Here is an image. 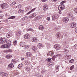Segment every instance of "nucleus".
Listing matches in <instances>:
<instances>
[{"label": "nucleus", "mask_w": 77, "mask_h": 77, "mask_svg": "<svg viewBox=\"0 0 77 77\" xmlns=\"http://www.w3.org/2000/svg\"><path fill=\"white\" fill-rule=\"evenodd\" d=\"M25 20H28V17L27 16H25L24 17Z\"/></svg>", "instance_id": "nucleus-55"}, {"label": "nucleus", "mask_w": 77, "mask_h": 77, "mask_svg": "<svg viewBox=\"0 0 77 77\" xmlns=\"http://www.w3.org/2000/svg\"><path fill=\"white\" fill-rule=\"evenodd\" d=\"M20 45L21 47H24L25 45V42H21L20 44Z\"/></svg>", "instance_id": "nucleus-22"}, {"label": "nucleus", "mask_w": 77, "mask_h": 77, "mask_svg": "<svg viewBox=\"0 0 77 77\" xmlns=\"http://www.w3.org/2000/svg\"><path fill=\"white\" fill-rule=\"evenodd\" d=\"M32 42H36L38 41V38L36 37H34L32 38Z\"/></svg>", "instance_id": "nucleus-18"}, {"label": "nucleus", "mask_w": 77, "mask_h": 77, "mask_svg": "<svg viewBox=\"0 0 77 77\" xmlns=\"http://www.w3.org/2000/svg\"><path fill=\"white\" fill-rule=\"evenodd\" d=\"M66 1H63L62 2L60 3L61 5H60L58 7V10L59 11H62V10H63L64 9H65V5H64L62 4H63V3H65Z\"/></svg>", "instance_id": "nucleus-2"}, {"label": "nucleus", "mask_w": 77, "mask_h": 77, "mask_svg": "<svg viewBox=\"0 0 77 77\" xmlns=\"http://www.w3.org/2000/svg\"><path fill=\"white\" fill-rule=\"evenodd\" d=\"M12 52V50L11 49H9L8 50H6L5 51V53H11Z\"/></svg>", "instance_id": "nucleus-24"}, {"label": "nucleus", "mask_w": 77, "mask_h": 77, "mask_svg": "<svg viewBox=\"0 0 77 77\" xmlns=\"http://www.w3.org/2000/svg\"><path fill=\"white\" fill-rule=\"evenodd\" d=\"M57 0H52V2H56Z\"/></svg>", "instance_id": "nucleus-58"}, {"label": "nucleus", "mask_w": 77, "mask_h": 77, "mask_svg": "<svg viewBox=\"0 0 77 77\" xmlns=\"http://www.w3.org/2000/svg\"><path fill=\"white\" fill-rule=\"evenodd\" d=\"M62 54H57L56 55V56L57 57H59V58H60V57H62Z\"/></svg>", "instance_id": "nucleus-33"}, {"label": "nucleus", "mask_w": 77, "mask_h": 77, "mask_svg": "<svg viewBox=\"0 0 77 77\" xmlns=\"http://www.w3.org/2000/svg\"><path fill=\"white\" fill-rule=\"evenodd\" d=\"M36 15V14L35 13H32L29 15V18H33V17H35Z\"/></svg>", "instance_id": "nucleus-8"}, {"label": "nucleus", "mask_w": 77, "mask_h": 77, "mask_svg": "<svg viewBox=\"0 0 77 77\" xmlns=\"http://www.w3.org/2000/svg\"><path fill=\"white\" fill-rule=\"evenodd\" d=\"M0 75L1 76L3 77H8V74L3 72H0Z\"/></svg>", "instance_id": "nucleus-4"}, {"label": "nucleus", "mask_w": 77, "mask_h": 77, "mask_svg": "<svg viewBox=\"0 0 77 77\" xmlns=\"http://www.w3.org/2000/svg\"><path fill=\"white\" fill-rule=\"evenodd\" d=\"M23 9H20V10H19L18 12L19 14H21V13H23Z\"/></svg>", "instance_id": "nucleus-25"}, {"label": "nucleus", "mask_w": 77, "mask_h": 77, "mask_svg": "<svg viewBox=\"0 0 77 77\" xmlns=\"http://www.w3.org/2000/svg\"><path fill=\"white\" fill-rule=\"evenodd\" d=\"M13 44L14 45H16L17 44V40H14V41Z\"/></svg>", "instance_id": "nucleus-45"}, {"label": "nucleus", "mask_w": 77, "mask_h": 77, "mask_svg": "<svg viewBox=\"0 0 77 77\" xmlns=\"http://www.w3.org/2000/svg\"><path fill=\"white\" fill-rule=\"evenodd\" d=\"M68 73H71L72 72V71H69L68 72Z\"/></svg>", "instance_id": "nucleus-61"}, {"label": "nucleus", "mask_w": 77, "mask_h": 77, "mask_svg": "<svg viewBox=\"0 0 77 77\" xmlns=\"http://www.w3.org/2000/svg\"><path fill=\"white\" fill-rule=\"evenodd\" d=\"M26 56H27V57H31L32 56V53L30 52H27L26 54Z\"/></svg>", "instance_id": "nucleus-16"}, {"label": "nucleus", "mask_w": 77, "mask_h": 77, "mask_svg": "<svg viewBox=\"0 0 77 77\" xmlns=\"http://www.w3.org/2000/svg\"><path fill=\"white\" fill-rule=\"evenodd\" d=\"M59 65H58L56 66L55 71L56 72H58L59 71Z\"/></svg>", "instance_id": "nucleus-15"}, {"label": "nucleus", "mask_w": 77, "mask_h": 77, "mask_svg": "<svg viewBox=\"0 0 77 77\" xmlns=\"http://www.w3.org/2000/svg\"><path fill=\"white\" fill-rule=\"evenodd\" d=\"M25 18H24V17H23L22 18V21H24V20H25Z\"/></svg>", "instance_id": "nucleus-57"}, {"label": "nucleus", "mask_w": 77, "mask_h": 77, "mask_svg": "<svg viewBox=\"0 0 77 77\" xmlns=\"http://www.w3.org/2000/svg\"><path fill=\"white\" fill-rule=\"evenodd\" d=\"M68 47H69V46H68V45H66V48H68Z\"/></svg>", "instance_id": "nucleus-62"}, {"label": "nucleus", "mask_w": 77, "mask_h": 77, "mask_svg": "<svg viewBox=\"0 0 77 77\" xmlns=\"http://www.w3.org/2000/svg\"><path fill=\"white\" fill-rule=\"evenodd\" d=\"M16 75H18V73H16Z\"/></svg>", "instance_id": "nucleus-64"}, {"label": "nucleus", "mask_w": 77, "mask_h": 77, "mask_svg": "<svg viewBox=\"0 0 77 77\" xmlns=\"http://www.w3.org/2000/svg\"><path fill=\"white\" fill-rule=\"evenodd\" d=\"M54 64H53V63L51 62L50 63V65L48 64V67H51V66H53Z\"/></svg>", "instance_id": "nucleus-37"}, {"label": "nucleus", "mask_w": 77, "mask_h": 77, "mask_svg": "<svg viewBox=\"0 0 77 77\" xmlns=\"http://www.w3.org/2000/svg\"><path fill=\"white\" fill-rule=\"evenodd\" d=\"M21 31H17L16 32V35L17 36H20L21 35Z\"/></svg>", "instance_id": "nucleus-21"}, {"label": "nucleus", "mask_w": 77, "mask_h": 77, "mask_svg": "<svg viewBox=\"0 0 77 77\" xmlns=\"http://www.w3.org/2000/svg\"><path fill=\"white\" fill-rule=\"evenodd\" d=\"M7 44L8 45L5 44V45H2L1 46V48H9V46H10L9 45H8V44Z\"/></svg>", "instance_id": "nucleus-6"}, {"label": "nucleus", "mask_w": 77, "mask_h": 77, "mask_svg": "<svg viewBox=\"0 0 77 77\" xmlns=\"http://www.w3.org/2000/svg\"><path fill=\"white\" fill-rule=\"evenodd\" d=\"M74 65H72V66H71L69 69L70 70H72V69H74Z\"/></svg>", "instance_id": "nucleus-42"}, {"label": "nucleus", "mask_w": 77, "mask_h": 77, "mask_svg": "<svg viewBox=\"0 0 77 77\" xmlns=\"http://www.w3.org/2000/svg\"><path fill=\"white\" fill-rule=\"evenodd\" d=\"M49 54L50 56H53V54L52 52H50L49 53Z\"/></svg>", "instance_id": "nucleus-47"}, {"label": "nucleus", "mask_w": 77, "mask_h": 77, "mask_svg": "<svg viewBox=\"0 0 77 77\" xmlns=\"http://www.w3.org/2000/svg\"><path fill=\"white\" fill-rule=\"evenodd\" d=\"M14 64L12 63L9 64L8 67V70H11L14 68Z\"/></svg>", "instance_id": "nucleus-5"}, {"label": "nucleus", "mask_w": 77, "mask_h": 77, "mask_svg": "<svg viewBox=\"0 0 77 77\" xmlns=\"http://www.w3.org/2000/svg\"><path fill=\"white\" fill-rule=\"evenodd\" d=\"M37 8H33L27 14V15H29V14H31L32 12H33L35 10V9H36Z\"/></svg>", "instance_id": "nucleus-19"}, {"label": "nucleus", "mask_w": 77, "mask_h": 77, "mask_svg": "<svg viewBox=\"0 0 77 77\" xmlns=\"http://www.w3.org/2000/svg\"><path fill=\"white\" fill-rule=\"evenodd\" d=\"M74 11L75 12H76V13H77V8H75L74 9Z\"/></svg>", "instance_id": "nucleus-53"}, {"label": "nucleus", "mask_w": 77, "mask_h": 77, "mask_svg": "<svg viewBox=\"0 0 77 77\" xmlns=\"http://www.w3.org/2000/svg\"><path fill=\"white\" fill-rule=\"evenodd\" d=\"M63 58L64 59L67 60H68V59H69L71 58V55H66L64 56Z\"/></svg>", "instance_id": "nucleus-3"}, {"label": "nucleus", "mask_w": 77, "mask_h": 77, "mask_svg": "<svg viewBox=\"0 0 77 77\" xmlns=\"http://www.w3.org/2000/svg\"><path fill=\"white\" fill-rule=\"evenodd\" d=\"M74 48L77 49V44L75 45L74 46Z\"/></svg>", "instance_id": "nucleus-50"}, {"label": "nucleus", "mask_w": 77, "mask_h": 77, "mask_svg": "<svg viewBox=\"0 0 77 77\" xmlns=\"http://www.w3.org/2000/svg\"><path fill=\"white\" fill-rule=\"evenodd\" d=\"M30 69V67H27L26 68V70H27V71H29Z\"/></svg>", "instance_id": "nucleus-51"}, {"label": "nucleus", "mask_w": 77, "mask_h": 77, "mask_svg": "<svg viewBox=\"0 0 77 77\" xmlns=\"http://www.w3.org/2000/svg\"><path fill=\"white\" fill-rule=\"evenodd\" d=\"M16 4V2H13L12 3H11V4H10L11 6H14V5H15Z\"/></svg>", "instance_id": "nucleus-44"}, {"label": "nucleus", "mask_w": 77, "mask_h": 77, "mask_svg": "<svg viewBox=\"0 0 77 77\" xmlns=\"http://www.w3.org/2000/svg\"><path fill=\"white\" fill-rule=\"evenodd\" d=\"M29 37L30 35L29 34H27L24 35V39H27L29 38Z\"/></svg>", "instance_id": "nucleus-13"}, {"label": "nucleus", "mask_w": 77, "mask_h": 77, "mask_svg": "<svg viewBox=\"0 0 77 77\" xmlns=\"http://www.w3.org/2000/svg\"><path fill=\"white\" fill-rule=\"evenodd\" d=\"M6 43L7 44L11 46V42L9 40H6V39L5 38H0V44H4Z\"/></svg>", "instance_id": "nucleus-1"}, {"label": "nucleus", "mask_w": 77, "mask_h": 77, "mask_svg": "<svg viewBox=\"0 0 77 77\" xmlns=\"http://www.w3.org/2000/svg\"><path fill=\"white\" fill-rule=\"evenodd\" d=\"M15 18V16H12L8 18V19H10V20L11 19H14Z\"/></svg>", "instance_id": "nucleus-40"}, {"label": "nucleus", "mask_w": 77, "mask_h": 77, "mask_svg": "<svg viewBox=\"0 0 77 77\" xmlns=\"http://www.w3.org/2000/svg\"><path fill=\"white\" fill-rule=\"evenodd\" d=\"M59 17V15L58 14H56L54 15L52 17V20H55L57 18Z\"/></svg>", "instance_id": "nucleus-11"}, {"label": "nucleus", "mask_w": 77, "mask_h": 77, "mask_svg": "<svg viewBox=\"0 0 77 77\" xmlns=\"http://www.w3.org/2000/svg\"><path fill=\"white\" fill-rule=\"evenodd\" d=\"M7 6H8V5L5 3H4L2 4L1 6V8H2V9H5L7 7Z\"/></svg>", "instance_id": "nucleus-14"}, {"label": "nucleus", "mask_w": 77, "mask_h": 77, "mask_svg": "<svg viewBox=\"0 0 77 77\" xmlns=\"http://www.w3.org/2000/svg\"><path fill=\"white\" fill-rule=\"evenodd\" d=\"M12 56L11 55L9 54L6 56V58L7 59H11V58H12Z\"/></svg>", "instance_id": "nucleus-23"}, {"label": "nucleus", "mask_w": 77, "mask_h": 77, "mask_svg": "<svg viewBox=\"0 0 77 77\" xmlns=\"http://www.w3.org/2000/svg\"><path fill=\"white\" fill-rule=\"evenodd\" d=\"M69 62L70 63H72L74 62V59H72L69 61Z\"/></svg>", "instance_id": "nucleus-39"}, {"label": "nucleus", "mask_w": 77, "mask_h": 77, "mask_svg": "<svg viewBox=\"0 0 77 77\" xmlns=\"http://www.w3.org/2000/svg\"><path fill=\"white\" fill-rule=\"evenodd\" d=\"M39 29H41V30H43L44 29V26L42 25H41L39 26Z\"/></svg>", "instance_id": "nucleus-26"}, {"label": "nucleus", "mask_w": 77, "mask_h": 77, "mask_svg": "<svg viewBox=\"0 0 77 77\" xmlns=\"http://www.w3.org/2000/svg\"><path fill=\"white\" fill-rule=\"evenodd\" d=\"M59 14H62V12L61 11H59Z\"/></svg>", "instance_id": "nucleus-63"}, {"label": "nucleus", "mask_w": 77, "mask_h": 77, "mask_svg": "<svg viewBox=\"0 0 77 77\" xmlns=\"http://www.w3.org/2000/svg\"><path fill=\"white\" fill-rule=\"evenodd\" d=\"M21 60H22V61H23V60H24V58H21Z\"/></svg>", "instance_id": "nucleus-60"}, {"label": "nucleus", "mask_w": 77, "mask_h": 77, "mask_svg": "<svg viewBox=\"0 0 77 77\" xmlns=\"http://www.w3.org/2000/svg\"><path fill=\"white\" fill-rule=\"evenodd\" d=\"M28 31H31V32H33V29L32 28H29L28 29Z\"/></svg>", "instance_id": "nucleus-46"}, {"label": "nucleus", "mask_w": 77, "mask_h": 77, "mask_svg": "<svg viewBox=\"0 0 77 77\" xmlns=\"http://www.w3.org/2000/svg\"><path fill=\"white\" fill-rule=\"evenodd\" d=\"M30 9L29 8H26V11H27V12L29 11H30Z\"/></svg>", "instance_id": "nucleus-49"}, {"label": "nucleus", "mask_w": 77, "mask_h": 77, "mask_svg": "<svg viewBox=\"0 0 77 77\" xmlns=\"http://www.w3.org/2000/svg\"><path fill=\"white\" fill-rule=\"evenodd\" d=\"M23 66V65L22 64H19L18 66V68H19V69H20L22 67V66Z\"/></svg>", "instance_id": "nucleus-41"}, {"label": "nucleus", "mask_w": 77, "mask_h": 77, "mask_svg": "<svg viewBox=\"0 0 77 77\" xmlns=\"http://www.w3.org/2000/svg\"><path fill=\"white\" fill-rule=\"evenodd\" d=\"M24 49H25V50H26L27 49H28V48H29V46L28 45H26L25 46H24Z\"/></svg>", "instance_id": "nucleus-34"}, {"label": "nucleus", "mask_w": 77, "mask_h": 77, "mask_svg": "<svg viewBox=\"0 0 77 77\" xmlns=\"http://www.w3.org/2000/svg\"><path fill=\"white\" fill-rule=\"evenodd\" d=\"M38 47V48H40V47H43V45L41 43H38L37 45Z\"/></svg>", "instance_id": "nucleus-27"}, {"label": "nucleus", "mask_w": 77, "mask_h": 77, "mask_svg": "<svg viewBox=\"0 0 77 77\" xmlns=\"http://www.w3.org/2000/svg\"><path fill=\"white\" fill-rule=\"evenodd\" d=\"M32 50H33V51H35V50L37 49V48L36 47L32 46Z\"/></svg>", "instance_id": "nucleus-32"}, {"label": "nucleus", "mask_w": 77, "mask_h": 77, "mask_svg": "<svg viewBox=\"0 0 77 77\" xmlns=\"http://www.w3.org/2000/svg\"><path fill=\"white\" fill-rule=\"evenodd\" d=\"M75 31L76 33H77V27H76L75 29Z\"/></svg>", "instance_id": "nucleus-54"}, {"label": "nucleus", "mask_w": 77, "mask_h": 77, "mask_svg": "<svg viewBox=\"0 0 77 77\" xmlns=\"http://www.w3.org/2000/svg\"><path fill=\"white\" fill-rule=\"evenodd\" d=\"M46 61L48 62H51V59L50 58H48L46 60Z\"/></svg>", "instance_id": "nucleus-35"}, {"label": "nucleus", "mask_w": 77, "mask_h": 77, "mask_svg": "<svg viewBox=\"0 0 77 77\" xmlns=\"http://www.w3.org/2000/svg\"><path fill=\"white\" fill-rule=\"evenodd\" d=\"M60 36V33H57L56 35V37L57 38H59Z\"/></svg>", "instance_id": "nucleus-38"}, {"label": "nucleus", "mask_w": 77, "mask_h": 77, "mask_svg": "<svg viewBox=\"0 0 77 77\" xmlns=\"http://www.w3.org/2000/svg\"><path fill=\"white\" fill-rule=\"evenodd\" d=\"M45 44L47 47L48 48V49L50 48V44L48 43H46Z\"/></svg>", "instance_id": "nucleus-20"}, {"label": "nucleus", "mask_w": 77, "mask_h": 77, "mask_svg": "<svg viewBox=\"0 0 77 77\" xmlns=\"http://www.w3.org/2000/svg\"><path fill=\"white\" fill-rule=\"evenodd\" d=\"M54 47L56 50H58L60 48V45H56L54 46Z\"/></svg>", "instance_id": "nucleus-10"}, {"label": "nucleus", "mask_w": 77, "mask_h": 77, "mask_svg": "<svg viewBox=\"0 0 77 77\" xmlns=\"http://www.w3.org/2000/svg\"><path fill=\"white\" fill-rule=\"evenodd\" d=\"M47 20L48 21H50V18L49 17L47 18Z\"/></svg>", "instance_id": "nucleus-56"}, {"label": "nucleus", "mask_w": 77, "mask_h": 77, "mask_svg": "<svg viewBox=\"0 0 77 77\" xmlns=\"http://www.w3.org/2000/svg\"><path fill=\"white\" fill-rule=\"evenodd\" d=\"M63 53H64V54H66L67 53H68V52H69V51H68V50H67L66 49H64V50L63 51Z\"/></svg>", "instance_id": "nucleus-29"}, {"label": "nucleus", "mask_w": 77, "mask_h": 77, "mask_svg": "<svg viewBox=\"0 0 77 77\" xmlns=\"http://www.w3.org/2000/svg\"><path fill=\"white\" fill-rule=\"evenodd\" d=\"M41 72L42 74H44V73L45 72V70H44L43 69H42L41 71Z\"/></svg>", "instance_id": "nucleus-48"}, {"label": "nucleus", "mask_w": 77, "mask_h": 77, "mask_svg": "<svg viewBox=\"0 0 77 77\" xmlns=\"http://www.w3.org/2000/svg\"><path fill=\"white\" fill-rule=\"evenodd\" d=\"M25 64H26V65H29L30 64V62L29 61H25Z\"/></svg>", "instance_id": "nucleus-28"}, {"label": "nucleus", "mask_w": 77, "mask_h": 77, "mask_svg": "<svg viewBox=\"0 0 77 77\" xmlns=\"http://www.w3.org/2000/svg\"><path fill=\"white\" fill-rule=\"evenodd\" d=\"M16 62H17V60L15 59H13L11 60V63H16Z\"/></svg>", "instance_id": "nucleus-30"}, {"label": "nucleus", "mask_w": 77, "mask_h": 77, "mask_svg": "<svg viewBox=\"0 0 77 77\" xmlns=\"http://www.w3.org/2000/svg\"><path fill=\"white\" fill-rule=\"evenodd\" d=\"M43 8L44 11H47L48 9V5H45L43 6Z\"/></svg>", "instance_id": "nucleus-12"}, {"label": "nucleus", "mask_w": 77, "mask_h": 77, "mask_svg": "<svg viewBox=\"0 0 77 77\" xmlns=\"http://www.w3.org/2000/svg\"><path fill=\"white\" fill-rule=\"evenodd\" d=\"M75 19V18L74 17H71V20H72V21H74Z\"/></svg>", "instance_id": "nucleus-52"}, {"label": "nucleus", "mask_w": 77, "mask_h": 77, "mask_svg": "<svg viewBox=\"0 0 77 77\" xmlns=\"http://www.w3.org/2000/svg\"><path fill=\"white\" fill-rule=\"evenodd\" d=\"M68 21H69V19L66 17H64L63 19V21L64 23H68Z\"/></svg>", "instance_id": "nucleus-9"}, {"label": "nucleus", "mask_w": 77, "mask_h": 77, "mask_svg": "<svg viewBox=\"0 0 77 77\" xmlns=\"http://www.w3.org/2000/svg\"><path fill=\"white\" fill-rule=\"evenodd\" d=\"M47 0H42V2H45Z\"/></svg>", "instance_id": "nucleus-59"}, {"label": "nucleus", "mask_w": 77, "mask_h": 77, "mask_svg": "<svg viewBox=\"0 0 77 77\" xmlns=\"http://www.w3.org/2000/svg\"><path fill=\"white\" fill-rule=\"evenodd\" d=\"M22 6V5H19L17 6V9H20V8H21Z\"/></svg>", "instance_id": "nucleus-36"}, {"label": "nucleus", "mask_w": 77, "mask_h": 77, "mask_svg": "<svg viewBox=\"0 0 77 77\" xmlns=\"http://www.w3.org/2000/svg\"><path fill=\"white\" fill-rule=\"evenodd\" d=\"M70 26L72 28H74V27H76V24L74 22L70 23Z\"/></svg>", "instance_id": "nucleus-7"}, {"label": "nucleus", "mask_w": 77, "mask_h": 77, "mask_svg": "<svg viewBox=\"0 0 77 77\" xmlns=\"http://www.w3.org/2000/svg\"><path fill=\"white\" fill-rule=\"evenodd\" d=\"M68 17L71 18L72 17V14L71 13H68L67 15Z\"/></svg>", "instance_id": "nucleus-31"}, {"label": "nucleus", "mask_w": 77, "mask_h": 77, "mask_svg": "<svg viewBox=\"0 0 77 77\" xmlns=\"http://www.w3.org/2000/svg\"><path fill=\"white\" fill-rule=\"evenodd\" d=\"M12 34L11 32H9L7 34H6V36L8 38H10L11 36H12Z\"/></svg>", "instance_id": "nucleus-17"}, {"label": "nucleus", "mask_w": 77, "mask_h": 77, "mask_svg": "<svg viewBox=\"0 0 77 77\" xmlns=\"http://www.w3.org/2000/svg\"><path fill=\"white\" fill-rule=\"evenodd\" d=\"M41 17L39 16H38L37 17H35V20L36 21L37 20H38L39 19H40Z\"/></svg>", "instance_id": "nucleus-43"}]
</instances>
